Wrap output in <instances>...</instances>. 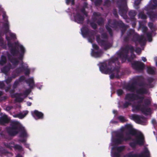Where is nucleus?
I'll list each match as a JSON object with an SVG mask.
<instances>
[{
    "mask_svg": "<svg viewBox=\"0 0 157 157\" xmlns=\"http://www.w3.org/2000/svg\"><path fill=\"white\" fill-rule=\"evenodd\" d=\"M101 16V14L99 12L93 13L92 17V21L90 23V25L93 29H96L97 28V25L95 22L100 26H101L104 24V20Z\"/></svg>",
    "mask_w": 157,
    "mask_h": 157,
    "instance_id": "6",
    "label": "nucleus"
},
{
    "mask_svg": "<svg viewBox=\"0 0 157 157\" xmlns=\"http://www.w3.org/2000/svg\"><path fill=\"white\" fill-rule=\"evenodd\" d=\"M7 56L9 60L14 65H17L19 63L18 60L16 58L12 57L11 55L8 52Z\"/></svg>",
    "mask_w": 157,
    "mask_h": 157,
    "instance_id": "21",
    "label": "nucleus"
},
{
    "mask_svg": "<svg viewBox=\"0 0 157 157\" xmlns=\"http://www.w3.org/2000/svg\"><path fill=\"white\" fill-rule=\"evenodd\" d=\"M0 46H3L5 48L6 47V44H4L3 40L1 38H0Z\"/></svg>",
    "mask_w": 157,
    "mask_h": 157,
    "instance_id": "61",
    "label": "nucleus"
},
{
    "mask_svg": "<svg viewBox=\"0 0 157 157\" xmlns=\"http://www.w3.org/2000/svg\"><path fill=\"white\" fill-rule=\"evenodd\" d=\"M125 127L126 129L128 131V132L127 133V135L130 134L132 136L136 135V131L133 128L131 124H126Z\"/></svg>",
    "mask_w": 157,
    "mask_h": 157,
    "instance_id": "19",
    "label": "nucleus"
},
{
    "mask_svg": "<svg viewBox=\"0 0 157 157\" xmlns=\"http://www.w3.org/2000/svg\"><path fill=\"white\" fill-rule=\"evenodd\" d=\"M144 138L142 135H139L134 141L129 143V146L133 149L136 148L137 144L140 146H143L144 144Z\"/></svg>",
    "mask_w": 157,
    "mask_h": 157,
    "instance_id": "11",
    "label": "nucleus"
},
{
    "mask_svg": "<svg viewBox=\"0 0 157 157\" xmlns=\"http://www.w3.org/2000/svg\"><path fill=\"white\" fill-rule=\"evenodd\" d=\"M28 112L27 111L25 112L24 114L22 113H19L18 114V116L19 118H24L27 114Z\"/></svg>",
    "mask_w": 157,
    "mask_h": 157,
    "instance_id": "54",
    "label": "nucleus"
},
{
    "mask_svg": "<svg viewBox=\"0 0 157 157\" xmlns=\"http://www.w3.org/2000/svg\"><path fill=\"white\" fill-rule=\"evenodd\" d=\"M131 66L133 69H144V64L138 61H133L131 62Z\"/></svg>",
    "mask_w": 157,
    "mask_h": 157,
    "instance_id": "15",
    "label": "nucleus"
},
{
    "mask_svg": "<svg viewBox=\"0 0 157 157\" xmlns=\"http://www.w3.org/2000/svg\"><path fill=\"white\" fill-rule=\"evenodd\" d=\"M131 105V102L128 101H126L122 105H120L119 106V107L121 108L122 109H125L128 108L129 106Z\"/></svg>",
    "mask_w": 157,
    "mask_h": 157,
    "instance_id": "38",
    "label": "nucleus"
},
{
    "mask_svg": "<svg viewBox=\"0 0 157 157\" xmlns=\"http://www.w3.org/2000/svg\"><path fill=\"white\" fill-rule=\"evenodd\" d=\"M141 87L136 90V93L138 94L142 95L147 94L148 92V90L144 87Z\"/></svg>",
    "mask_w": 157,
    "mask_h": 157,
    "instance_id": "25",
    "label": "nucleus"
},
{
    "mask_svg": "<svg viewBox=\"0 0 157 157\" xmlns=\"http://www.w3.org/2000/svg\"><path fill=\"white\" fill-rule=\"evenodd\" d=\"M75 21L79 24H82L83 22L84 17L79 13H77L74 16Z\"/></svg>",
    "mask_w": 157,
    "mask_h": 157,
    "instance_id": "23",
    "label": "nucleus"
},
{
    "mask_svg": "<svg viewBox=\"0 0 157 157\" xmlns=\"http://www.w3.org/2000/svg\"><path fill=\"white\" fill-rule=\"evenodd\" d=\"M9 35L10 36V37L12 39H15L16 38L15 34L13 33H10Z\"/></svg>",
    "mask_w": 157,
    "mask_h": 157,
    "instance_id": "64",
    "label": "nucleus"
},
{
    "mask_svg": "<svg viewBox=\"0 0 157 157\" xmlns=\"http://www.w3.org/2000/svg\"><path fill=\"white\" fill-rule=\"evenodd\" d=\"M117 93L119 96H121L123 94L124 92L122 90L119 89L117 91Z\"/></svg>",
    "mask_w": 157,
    "mask_h": 157,
    "instance_id": "53",
    "label": "nucleus"
},
{
    "mask_svg": "<svg viewBox=\"0 0 157 157\" xmlns=\"http://www.w3.org/2000/svg\"><path fill=\"white\" fill-rule=\"evenodd\" d=\"M154 80V78L151 77H149L147 79V81L149 84L153 82Z\"/></svg>",
    "mask_w": 157,
    "mask_h": 157,
    "instance_id": "62",
    "label": "nucleus"
},
{
    "mask_svg": "<svg viewBox=\"0 0 157 157\" xmlns=\"http://www.w3.org/2000/svg\"><path fill=\"white\" fill-rule=\"evenodd\" d=\"M25 82L28 84L30 88L33 89L35 83L33 78H30L25 80Z\"/></svg>",
    "mask_w": 157,
    "mask_h": 157,
    "instance_id": "28",
    "label": "nucleus"
},
{
    "mask_svg": "<svg viewBox=\"0 0 157 157\" xmlns=\"http://www.w3.org/2000/svg\"><path fill=\"white\" fill-rule=\"evenodd\" d=\"M136 95L134 93H127L126 94L124 99L131 102L136 100Z\"/></svg>",
    "mask_w": 157,
    "mask_h": 157,
    "instance_id": "18",
    "label": "nucleus"
},
{
    "mask_svg": "<svg viewBox=\"0 0 157 157\" xmlns=\"http://www.w3.org/2000/svg\"><path fill=\"white\" fill-rule=\"evenodd\" d=\"M7 62L6 57L4 55H2L0 59V65L3 66Z\"/></svg>",
    "mask_w": 157,
    "mask_h": 157,
    "instance_id": "35",
    "label": "nucleus"
},
{
    "mask_svg": "<svg viewBox=\"0 0 157 157\" xmlns=\"http://www.w3.org/2000/svg\"><path fill=\"white\" fill-rule=\"evenodd\" d=\"M19 122L16 121H11L10 126L6 128V130L8 134L10 136H14L18 133V130L19 129Z\"/></svg>",
    "mask_w": 157,
    "mask_h": 157,
    "instance_id": "8",
    "label": "nucleus"
},
{
    "mask_svg": "<svg viewBox=\"0 0 157 157\" xmlns=\"http://www.w3.org/2000/svg\"><path fill=\"white\" fill-rule=\"evenodd\" d=\"M149 17L152 21H154L157 19V13H155L153 11H151L148 13Z\"/></svg>",
    "mask_w": 157,
    "mask_h": 157,
    "instance_id": "27",
    "label": "nucleus"
},
{
    "mask_svg": "<svg viewBox=\"0 0 157 157\" xmlns=\"http://www.w3.org/2000/svg\"><path fill=\"white\" fill-rule=\"evenodd\" d=\"M96 39L98 43L101 47H103L105 50L108 49L111 47V45L109 42L107 40L101 39L100 35H97Z\"/></svg>",
    "mask_w": 157,
    "mask_h": 157,
    "instance_id": "12",
    "label": "nucleus"
},
{
    "mask_svg": "<svg viewBox=\"0 0 157 157\" xmlns=\"http://www.w3.org/2000/svg\"><path fill=\"white\" fill-rule=\"evenodd\" d=\"M81 12L83 13L86 17L88 16L87 12L86 11L85 8L84 7L82 8L81 9Z\"/></svg>",
    "mask_w": 157,
    "mask_h": 157,
    "instance_id": "52",
    "label": "nucleus"
},
{
    "mask_svg": "<svg viewBox=\"0 0 157 157\" xmlns=\"http://www.w3.org/2000/svg\"><path fill=\"white\" fill-rule=\"evenodd\" d=\"M15 46L13 48L10 49V52L13 56H16L19 53V51L17 48H20V54L18 59L19 60H21L23 59L24 54L25 50L23 46L19 44L17 42H14Z\"/></svg>",
    "mask_w": 157,
    "mask_h": 157,
    "instance_id": "7",
    "label": "nucleus"
},
{
    "mask_svg": "<svg viewBox=\"0 0 157 157\" xmlns=\"http://www.w3.org/2000/svg\"><path fill=\"white\" fill-rule=\"evenodd\" d=\"M12 78L11 77H9L6 80V82L7 84L10 83L12 80Z\"/></svg>",
    "mask_w": 157,
    "mask_h": 157,
    "instance_id": "55",
    "label": "nucleus"
},
{
    "mask_svg": "<svg viewBox=\"0 0 157 157\" xmlns=\"http://www.w3.org/2000/svg\"><path fill=\"white\" fill-rule=\"evenodd\" d=\"M21 69H29V66L28 65V64L24 63H21ZM18 69H21L20 68H18Z\"/></svg>",
    "mask_w": 157,
    "mask_h": 157,
    "instance_id": "46",
    "label": "nucleus"
},
{
    "mask_svg": "<svg viewBox=\"0 0 157 157\" xmlns=\"http://www.w3.org/2000/svg\"><path fill=\"white\" fill-rule=\"evenodd\" d=\"M128 134H127V135L126 134L127 136L126 137H124V139H123L124 141H127L128 140H131V139H132L131 137L129 136H128Z\"/></svg>",
    "mask_w": 157,
    "mask_h": 157,
    "instance_id": "59",
    "label": "nucleus"
},
{
    "mask_svg": "<svg viewBox=\"0 0 157 157\" xmlns=\"http://www.w3.org/2000/svg\"><path fill=\"white\" fill-rule=\"evenodd\" d=\"M139 100L137 102V105L133 106V107L136 110H140L146 115L148 114L147 113H151V109L149 107L151 103L150 99L147 98L144 100Z\"/></svg>",
    "mask_w": 157,
    "mask_h": 157,
    "instance_id": "2",
    "label": "nucleus"
},
{
    "mask_svg": "<svg viewBox=\"0 0 157 157\" xmlns=\"http://www.w3.org/2000/svg\"><path fill=\"white\" fill-rule=\"evenodd\" d=\"M111 21V20L109 19L108 21V23L111 25L112 27L113 28L116 27L117 26L119 27L120 26H122V25H123V22L121 20L117 21L114 20L111 23L110 22Z\"/></svg>",
    "mask_w": 157,
    "mask_h": 157,
    "instance_id": "20",
    "label": "nucleus"
},
{
    "mask_svg": "<svg viewBox=\"0 0 157 157\" xmlns=\"http://www.w3.org/2000/svg\"><path fill=\"white\" fill-rule=\"evenodd\" d=\"M150 153L147 149H145L144 151L141 154L138 155L131 153L128 154L127 157H150Z\"/></svg>",
    "mask_w": 157,
    "mask_h": 157,
    "instance_id": "13",
    "label": "nucleus"
},
{
    "mask_svg": "<svg viewBox=\"0 0 157 157\" xmlns=\"http://www.w3.org/2000/svg\"><path fill=\"white\" fill-rule=\"evenodd\" d=\"M111 4V2L110 0H105L104 1V5L109 6H110Z\"/></svg>",
    "mask_w": 157,
    "mask_h": 157,
    "instance_id": "45",
    "label": "nucleus"
},
{
    "mask_svg": "<svg viewBox=\"0 0 157 157\" xmlns=\"http://www.w3.org/2000/svg\"><path fill=\"white\" fill-rule=\"evenodd\" d=\"M116 136L117 138L113 140V143L116 145L121 144L124 141L123 134L121 132H119L116 134Z\"/></svg>",
    "mask_w": 157,
    "mask_h": 157,
    "instance_id": "14",
    "label": "nucleus"
},
{
    "mask_svg": "<svg viewBox=\"0 0 157 157\" xmlns=\"http://www.w3.org/2000/svg\"><path fill=\"white\" fill-rule=\"evenodd\" d=\"M2 17L3 19L4 20V21L6 22H8V17L6 16V13L5 12H4L2 15Z\"/></svg>",
    "mask_w": 157,
    "mask_h": 157,
    "instance_id": "56",
    "label": "nucleus"
},
{
    "mask_svg": "<svg viewBox=\"0 0 157 157\" xmlns=\"http://www.w3.org/2000/svg\"><path fill=\"white\" fill-rule=\"evenodd\" d=\"M22 70V69H15L12 73L11 77H12V78H15L17 77L19 75L21 71Z\"/></svg>",
    "mask_w": 157,
    "mask_h": 157,
    "instance_id": "30",
    "label": "nucleus"
},
{
    "mask_svg": "<svg viewBox=\"0 0 157 157\" xmlns=\"http://www.w3.org/2000/svg\"><path fill=\"white\" fill-rule=\"evenodd\" d=\"M120 63L117 57L111 58L108 61L100 62L98 65L99 69H120Z\"/></svg>",
    "mask_w": 157,
    "mask_h": 157,
    "instance_id": "3",
    "label": "nucleus"
},
{
    "mask_svg": "<svg viewBox=\"0 0 157 157\" xmlns=\"http://www.w3.org/2000/svg\"><path fill=\"white\" fill-rule=\"evenodd\" d=\"M146 85L144 82V78L142 76H139L136 77L132 84L127 85L126 89L130 92H134L136 89V85L140 87H144Z\"/></svg>",
    "mask_w": 157,
    "mask_h": 157,
    "instance_id": "4",
    "label": "nucleus"
},
{
    "mask_svg": "<svg viewBox=\"0 0 157 157\" xmlns=\"http://www.w3.org/2000/svg\"><path fill=\"white\" fill-rule=\"evenodd\" d=\"M137 14V12L134 10H130L128 13L130 19L131 21H135L136 18L135 17Z\"/></svg>",
    "mask_w": 157,
    "mask_h": 157,
    "instance_id": "29",
    "label": "nucleus"
},
{
    "mask_svg": "<svg viewBox=\"0 0 157 157\" xmlns=\"http://www.w3.org/2000/svg\"><path fill=\"white\" fill-rule=\"evenodd\" d=\"M20 131V137L21 138H27L28 135L26 130L24 128L21 127H19V129Z\"/></svg>",
    "mask_w": 157,
    "mask_h": 157,
    "instance_id": "26",
    "label": "nucleus"
},
{
    "mask_svg": "<svg viewBox=\"0 0 157 157\" xmlns=\"http://www.w3.org/2000/svg\"><path fill=\"white\" fill-rule=\"evenodd\" d=\"M131 119L135 121L136 123L139 124H141L143 123V121L141 120V119H144V117H140V116L132 114L131 116Z\"/></svg>",
    "mask_w": 157,
    "mask_h": 157,
    "instance_id": "24",
    "label": "nucleus"
},
{
    "mask_svg": "<svg viewBox=\"0 0 157 157\" xmlns=\"http://www.w3.org/2000/svg\"><path fill=\"white\" fill-rule=\"evenodd\" d=\"M122 25V26H120L119 27L121 28V36H122L126 31L128 26L127 25H125L123 22V25Z\"/></svg>",
    "mask_w": 157,
    "mask_h": 157,
    "instance_id": "34",
    "label": "nucleus"
},
{
    "mask_svg": "<svg viewBox=\"0 0 157 157\" xmlns=\"http://www.w3.org/2000/svg\"><path fill=\"white\" fill-rule=\"evenodd\" d=\"M6 39L7 41V45L9 48H10V49L12 48H13L15 46V44L14 43H12L10 42L11 40L10 38L7 36H6Z\"/></svg>",
    "mask_w": 157,
    "mask_h": 157,
    "instance_id": "32",
    "label": "nucleus"
},
{
    "mask_svg": "<svg viewBox=\"0 0 157 157\" xmlns=\"http://www.w3.org/2000/svg\"><path fill=\"white\" fill-rule=\"evenodd\" d=\"M126 36H124L123 38L124 42L128 43L130 40V37H132L131 40L134 42L136 45H137V43L141 45H144L146 40L145 38L143 35H139L136 33L133 29H130L127 32Z\"/></svg>",
    "mask_w": 157,
    "mask_h": 157,
    "instance_id": "1",
    "label": "nucleus"
},
{
    "mask_svg": "<svg viewBox=\"0 0 157 157\" xmlns=\"http://www.w3.org/2000/svg\"><path fill=\"white\" fill-rule=\"evenodd\" d=\"M117 3L119 14L125 18L127 17L126 13L128 10L126 0H117Z\"/></svg>",
    "mask_w": 157,
    "mask_h": 157,
    "instance_id": "9",
    "label": "nucleus"
},
{
    "mask_svg": "<svg viewBox=\"0 0 157 157\" xmlns=\"http://www.w3.org/2000/svg\"><path fill=\"white\" fill-rule=\"evenodd\" d=\"M19 82H20L17 80H16L14 82L13 84V88L14 89H16L17 87V86L19 85Z\"/></svg>",
    "mask_w": 157,
    "mask_h": 157,
    "instance_id": "51",
    "label": "nucleus"
},
{
    "mask_svg": "<svg viewBox=\"0 0 157 157\" xmlns=\"http://www.w3.org/2000/svg\"><path fill=\"white\" fill-rule=\"evenodd\" d=\"M113 157H120V154L118 152H114L113 153Z\"/></svg>",
    "mask_w": 157,
    "mask_h": 157,
    "instance_id": "57",
    "label": "nucleus"
},
{
    "mask_svg": "<svg viewBox=\"0 0 157 157\" xmlns=\"http://www.w3.org/2000/svg\"><path fill=\"white\" fill-rule=\"evenodd\" d=\"M139 18H140L142 19H146L147 18V17L143 12H141L139 13L138 14Z\"/></svg>",
    "mask_w": 157,
    "mask_h": 157,
    "instance_id": "39",
    "label": "nucleus"
},
{
    "mask_svg": "<svg viewBox=\"0 0 157 157\" xmlns=\"http://www.w3.org/2000/svg\"><path fill=\"white\" fill-rule=\"evenodd\" d=\"M124 146H121L119 147H115V149L117 150L118 152L120 153L123 151L124 149Z\"/></svg>",
    "mask_w": 157,
    "mask_h": 157,
    "instance_id": "42",
    "label": "nucleus"
},
{
    "mask_svg": "<svg viewBox=\"0 0 157 157\" xmlns=\"http://www.w3.org/2000/svg\"><path fill=\"white\" fill-rule=\"evenodd\" d=\"M4 144L5 147L11 150L13 147V146H12V145H14V143L13 141L9 143H4Z\"/></svg>",
    "mask_w": 157,
    "mask_h": 157,
    "instance_id": "37",
    "label": "nucleus"
},
{
    "mask_svg": "<svg viewBox=\"0 0 157 157\" xmlns=\"http://www.w3.org/2000/svg\"><path fill=\"white\" fill-rule=\"evenodd\" d=\"M94 31L93 30H91L89 31V35L87 36H94Z\"/></svg>",
    "mask_w": 157,
    "mask_h": 157,
    "instance_id": "60",
    "label": "nucleus"
},
{
    "mask_svg": "<svg viewBox=\"0 0 157 157\" xmlns=\"http://www.w3.org/2000/svg\"><path fill=\"white\" fill-rule=\"evenodd\" d=\"M147 72L150 75H154L155 74L154 69H147Z\"/></svg>",
    "mask_w": 157,
    "mask_h": 157,
    "instance_id": "50",
    "label": "nucleus"
},
{
    "mask_svg": "<svg viewBox=\"0 0 157 157\" xmlns=\"http://www.w3.org/2000/svg\"><path fill=\"white\" fill-rule=\"evenodd\" d=\"M91 54L92 56L96 58L100 57L101 55V51H95L93 50H92Z\"/></svg>",
    "mask_w": 157,
    "mask_h": 157,
    "instance_id": "33",
    "label": "nucleus"
},
{
    "mask_svg": "<svg viewBox=\"0 0 157 157\" xmlns=\"http://www.w3.org/2000/svg\"><path fill=\"white\" fill-rule=\"evenodd\" d=\"M25 80H26L25 77V76L22 75L20 76L18 80H17L20 82H23L24 81H25Z\"/></svg>",
    "mask_w": 157,
    "mask_h": 157,
    "instance_id": "58",
    "label": "nucleus"
},
{
    "mask_svg": "<svg viewBox=\"0 0 157 157\" xmlns=\"http://www.w3.org/2000/svg\"><path fill=\"white\" fill-rule=\"evenodd\" d=\"M23 96L22 93H16L11 94V97L12 98H15V101L17 102H21L23 100V99L20 97Z\"/></svg>",
    "mask_w": 157,
    "mask_h": 157,
    "instance_id": "22",
    "label": "nucleus"
},
{
    "mask_svg": "<svg viewBox=\"0 0 157 157\" xmlns=\"http://www.w3.org/2000/svg\"><path fill=\"white\" fill-rule=\"evenodd\" d=\"M101 37L103 39H107L108 38V36L106 33H103L101 34Z\"/></svg>",
    "mask_w": 157,
    "mask_h": 157,
    "instance_id": "63",
    "label": "nucleus"
},
{
    "mask_svg": "<svg viewBox=\"0 0 157 157\" xmlns=\"http://www.w3.org/2000/svg\"><path fill=\"white\" fill-rule=\"evenodd\" d=\"M4 27L5 28V32L6 33H9L10 30H9L8 22H6L4 24Z\"/></svg>",
    "mask_w": 157,
    "mask_h": 157,
    "instance_id": "40",
    "label": "nucleus"
},
{
    "mask_svg": "<svg viewBox=\"0 0 157 157\" xmlns=\"http://www.w3.org/2000/svg\"><path fill=\"white\" fill-rule=\"evenodd\" d=\"M31 113L33 116L36 120L42 119L44 118L43 113L37 110H35L33 111H32Z\"/></svg>",
    "mask_w": 157,
    "mask_h": 157,
    "instance_id": "16",
    "label": "nucleus"
},
{
    "mask_svg": "<svg viewBox=\"0 0 157 157\" xmlns=\"http://www.w3.org/2000/svg\"><path fill=\"white\" fill-rule=\"evenodd\" d=\"M120 70V69H100L102 73L110 75L109 77L111 79H113L114 77H119Z\"/></svg>",
    "mask_w": 157,
    "mask_h": 157,
    "instance_id": "10",
    "label": "nucleus"
},
{
    "mask_svg": "<svg viewBox=\"0 0 157 157\" xmlns=\"http://www.w3.org/2000/svg\"><path fill=\"white\" fill-rule=\"evenodd\" d=\"M149 42H151L152 40V33L150 32L146 33L145 34Z\"/></svg>",
    "mask_w": 157,
    "mask_h": 157,
    "instance_id": "43",
    "label": "nucleus"
},
{
    "mask_svg": "<svg viewBox=\"0 0 157 157\" xmlns=\"http://www.w3.org/2000/svg\"><path fill=\"white\" fill-rule=\"evenodd\" d=\"M102 2V0H95L94 4L96 6H100Z\"/></svg>",
    "mask_w": 157,
    "mask_h": 157,
    "instance_id": "44",
    "label": "nucleus"
},
{
    "mask_svg": "<svg viewBox=\"0 0 157 157\" xmlns=\"http://www.w3.org/2000/svg\"><path fill=\"white\" fill-rule=\"evenodd\" d=\"M113 13L115 17L118 18V17L117 10L116 9H113Z\"/></svg>",
    "mask_w": 157,
    "mask_h": 157,
    "instance_id": "47",
    "label": "nucleus"
},
{
    "mask_svg": "<svg viewBox=\"0 0 157 157\" xmlns=\"http://www.w3.org/2000/svg\"><path fill=\"white\" fill-rule=\"evenodd\" d=\"M105 28L109 32L110 35L111 36H112L113 35V33L112 30L111 29L110 27L108 25H105Z\"/></svg>",
    "mask_w": 157,
    "mask_h": 157,
    "instance_id": "41",
    "label": "nucleus"
},
{
    "mask_svg": "<svg viewBox=\"0 0 157 157\" xmlns=\"http://www.w3.org/2000/svg\"><path fill=\"white\" fill-rule=\"evenodd\" d=\"M10 119L7 115L4 114L0 117V125H4L10 122Z\"/></svg>",
    "mask_w": 157,
    "mask_h": 157,
    "instance_id": "17",
    "label": "nucleus"
},
{
    "mask_svg": "<svg viewBox=\"0 0 157 157\" xmlns=\"http://www.w3.org/2000/svg\"><path fill=\"white\" fill-rule=\"evenodd\" d=\"M89 31L88 28L86 27H83L81 29L82 34L84 36H87L89 35Z\"/></svg>",
    "mask_w": 157,
    "mask_h": 157,
    "instance_id": "31",
    "label": "nucleus"
},
{
    "mask_svg": "<svg viewBox=\"0 0 157 157\" xmlns=\"http://www.w3.org/2000/svg\"><path fill=\"white\" fill-rule=\"evenodd\" d=\"M129 51L131 53H133L134 51V48L132 45L127 44L118 53V55L121 59L123 63L125 62L127 59L128 61H130V58H128Z\"/></svg>",
    "mask_w": 157,
    "mask_h": 157,
    "instance_id": "5",
    "label": "nucleus"
},
{
    "mask_svg": "<svg viewBox=\"0 0 157 157\" xmlns=\"http://www.w3.org/2000/svg\"><path fill=\"white\" fill-rule=\"evenodd\" d=\"M118 119L121 122H124L126 121L124 117L123 116H119L118 117Z\"/></svg>",
    "mask_w": 157,
    "mask_h": 157,
    "instance_id": "49",
    "label": "nucleus"
},
{
    "mask_svg": "<svg viewBox=\"0 0 157 157\" xmlns=\"http://www.w3.org/2000/svg\"><path fill=\"white\" fill-rule=\"evenodd\" d=\"M31 92V90L29 89H26L23 92V95L28 96Z\"/></svg>",
    "mask_w": 157,
    "mask_h": 157,
    "instance_id": "48",
    "label": "nucleus"
},
{
    "mask_svg": "<svg viewBox=\"0 0 157 157\" xmlns=\"http://www.w3.org/2000/svg\"><path fill=\"white\" fill-rule=\"evenodd\" d=\"M13 148H14L15 150H18L20 152H22L24 151L22 146L18 144H14L13 146Z\"/></svg>",
    "mask_w": 157,
    "mask_h": 157,
    "instance_id": "36",
    "label": "nucleus"
}]
</instances>
